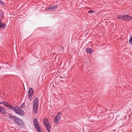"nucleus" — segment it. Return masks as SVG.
Instances as JSON below:
<instances>
[{"mask_svg":"<svg viewBox=\"0 0 132 132\" xmlns=\"http://www.w3.org/2000/svg\"><path fill=\"white\" fill-rule=\"evenodd\" d=\"M6 113V112L4 108L2 106H0V113L2 114H5Z\"/></svg>","mask_w":132,"mask_h":132,"instance_id":"7","label":"nucleus"},{"mask_svg":"<svg viewBox=\"0 0 132 132\" xmlns=\"http://www.w3.org/2000/svg\"><path fill=\"white\" fill-rule=\"evenodd\" d=\"M16 106H12L11 105H10L8 107L11 110H13L14 111V109H15Z\"/></svg>","mask_w":132,"mask_h":132,"instance_id":"17","label":"nucleus"},{"mask_svg":"<svg viewBox=\"0 0 132 132\" xmlns=\"http://www.w3.org/2000/svg\"><path fill=\"white\" fill-rule=\"evenodd\" d=\"M43 124L44 126L47 125L48 123H50L48 119L45 118L43 120Z\"/></svg>","mask_w":132,"mask_h":132,"instance_id":"11","label":"nucleus"},{"mask_svg":"<svg viewBox=\"0 0 132 132\" xmlns=\"http://www.w3.org/2000/svg\"><path fill=\"white\" fill-rule=\"evenodd\" d=\"M33 123L35 126H36L39 125L38 121L37 119L35 118L33 120Z\"/></svg>","mask_w":132,"mask_h":132,"instance_id":"10","label":"nucleus"},{"mask_svg":"<svg viewBox=\"0 0 132 132\" xmlns=\"http://www.w3.org/2000/svg\"><path fill=\"white\" fill-rule=\"evenodd\" d=\"M38 99L37 97H35L34 100L33 104V110L35 113H37L38 112Z\"/></svg>","mask_w":132,"mask_h":132,"instance_id":"2","label":"nucleus"},{"mask_svg":"<svg viewBox=\"0 0 132 132\" xmlns=\"http://www.w3.org/2000/svg\"><path fill=\"white\" fill-rule=\"evenodd\" d=\"M124 20L125 21H129L132 19V16L128 15H124Z\"/></svg>","mask_w":132,"mask_h":132,"instance_id":"6","label":"nucleus"},{"mask_svg":"<svg viewBox=\"0 0 132 132\" xmlns=\"http://www.w3.org/2000/svg\"><path fill=\"white\" fill-rule=\"evenodd\" d=\"M6 27L5 24L1 22V21H0V28H4Z\"/></svg>","mask_w":132,"mask_h":132,"instance_id":"13","label":"nucleus"},{"mask_svg":"<svg viewBox=\"0 0 132 132\" xmlns=\"http://www.w3.org/2000/svg\"><path fill=\"white\" fill-rule=\"evenodd\" d=\"M129 43L131 44H132V37H131L129 40Z\"/></svg>","mask_w":132,"mask_h":132,"instance_id":"19","label":"nucleus"},{"mask_svg":"<svg viewBox=\"0 0 132 132\" xmlns=\"http://www.w3.org/2000/svg\"><path fill=\"white\" fill-rule=\"evenodd\" d=\"M94 11L93 10H90L88 11V13H94Z\"/></svg>","mask_w":132,"mask_h":132,"instance_id":"22","label":"nucleus"},{"mask_svg":"<svg viewBox=\"0 0 132 132\" xmlns=\"http://www.w3.org/2000/svg\"><path fill=\"white\" fill-rule=\"evenodd\" d=\"M86 51L87 53L90 54L93 53V50L91 48H88L86 49Z\"/></svg>","mask_w":132,"mask_h":132,"instance_id":"8","label":"nucleus"},{"mask_svg":"<svg viewBox=\"0 0 132 132\" xmlns=\"http://www.w3.org/2000/svg\"><path fill=\"white\" fill-rule=\"evenodd\" d=\"M124 15H119L117 16V18L119 19L124 20Z\"/></svg>","mask_w":132,"mask_h":132,"instance_id":"14","label":"nucleus"},{"mask_svg":"<svg viewBox=\"0 0 132 132\" xmlns=\"http://www.w3.org/2000/svg\"><path fill=\"white\" fill-rule=\"evenodd\" d=\"M0 4L2 6L5 5V3L1 0H0Z\"/></svg>","mask_w":132,"mask_h":132,"instance_id":"18","label":"nucleus"},{"mask_svg":"<svg viewBox=\"0 0 132 132\" xmlns=\"http://www.w3.org/2000/svg\"><path fill=\"white\" fill-rule=\"evenodd\" d=\"M25 107V104L24 103H23L20 106V107L23 108H24Z\"/></svg>","mask_w":132,"mask_h":132,"instance_id":"20","label":"nucleus"},{"mask_svg":"<svg viewBox=\"0 0 132 132\" xmlns=\"http://www.w3.org/2000/svg\"><path fill=\"white\" fill-rule=\"evenodd\" d=\"M61 48H62V49H63V48H64V47H62V46H61Z\"/></svg>","mask_w":132,"mask_h":132,"instance_id":"24","label":"nucleus"},{"mask_svg":"<svg viewBox=\"0 0 132 132\" xmlns=\"http://www.w3.org/2000/svg\"><path fill=\"white\" fill-rule=\"evenodd\" d=\"M4 102H1L0 103V104H4Z\"/></svg>","mask_w":132,"mask_h":132,"instance_id":"23","label":"nucleus"},{"mask_svg":"<svg viewBox=\"0 0 132 132\" xmlns=\"http://www.w3.org/2000/svg\"><path fill=\"white\" fill-rule=\"evenodd\" d=\"M9 105L7 103H6L4 105L6 106V107L8 108V107L9 106Z\"/></svg>","mask_w":132,"mask_h":132,"instance_id":"21","label":"nucleus"},{"mask_svg":"<svg viewBox=\"0 0 132 132\" xmlns=\"http://www.w3.org/2000/svg\"><path fill=\"white\" fill-rule=\"evenodd\" d=\"M3 14L2 10H0V21L3 19Z\"/></svg>","mask_w":132,"mask_h":132,"instance_id":"16","label":"nucleus"},{"mask_svg":"<svg viewBox=\"0 0 132 132\" xmlns=\"http://www.w3.org/2000/svg\"><path fill=\"white\" fill-rule=\"evenodd\" d=\"M35 128L36 129V130L39 132H41V129L39 126V125H38L37 126H35Z\"/></svg>","mask_w":132,"mask_h":132,"instance_id":"15","label":"nucleus"},{"mask_svg":"<svg viewBox=\"0 0 132 132\" xmlns=\"http://www.w3.org/2000/svg\"><path fill=\"white\" fill-rule=\"evenodd\" d=\"M45 126L48 132H50L51 127L50 123H48L47 125Z\"/></svg>","mask_w":132,"mask_h":132,"instance_id":"12","label":"nucleus"},{"mask_svg":"<svg viewBox=\"0 0 132 132\" xmlns=\"http://www.w3.org/2000/svg\"><path fill=\"white\" fill-rule=\"evenodd\" d=\"M1 67H0V69H1Z\"/></svg>","mask_w":132,"mask_h":132,"instance_id":"25","label":"nucleus"},{"mask_svg":"<svg viewBox=\"0 0 132 132\" xmlns=\"http://www.w3.org/2000/svg\"><path fill=\"white\" fill-rule=\"evenodd\" d=\"M33 89L31 88H30L28 92V96L29 97V98L30 100H31L32 97L33 95Z\"/></svg>","mask_w":132,"mask_h":132,"instance_id":"5","label":"nucleus"},{"mask_svg":"<svg viewBox=\"0 0 132 132\" xmlns=\"http://www.w3.org/2000/svg\"><path fill=\"white\" fill-rule=\"evenodd\" d=\"M57 5H55L54 6H53L51 7H50L47 9V10L48 11H51L52 10H55L57 8Z\"/></svg>","mask_w":132,"mask_h":132,"instance_id":"9","label":"nucleus"},{"mask_svg":"<svg viewBox=\"0 0 132 132\" xmlns=\"http://www.w3.org/2000/svg\"><path fill=\"white\" fill-rule=\"evenodd\" d=\"M9 118L10 120H12L19 127L21 128L24 127V123L20 118L12 114L9 115Z\"/></svg>","mask_w":132,"mask_h":132,"instance_id":"1","label":"nucleus"},{"mask_svg":"<svg viewBox=\"0 0 132 132\" xmlns=\"http://www.w3.org/2000/svg\"><path fill=\"white\" fill-rule=\"evenodd\" d=\"M14 111L18 115L20 116H23L24 114V112L22 110L19 106H16L15 109H14Z\"/></svg>","mask_w":132,"mask_h":132,"instance_id":"3","label":"nucleus"},{"mask_svg":"<svg viewBox=\"0 0 132 132\" xmlns=\"http://www.w3.org/2000/svg\"><path fill=\"white\" fill-rule=\"evenodd\" d=\"M61 114L60 112H59L55 116L54 119V122L55 124H57L59 123V121L61 118Z\"/></svg>","mask_w":132,"mask_h":132,"instance_id":"4","label":"nucleus"}]
</instances>
